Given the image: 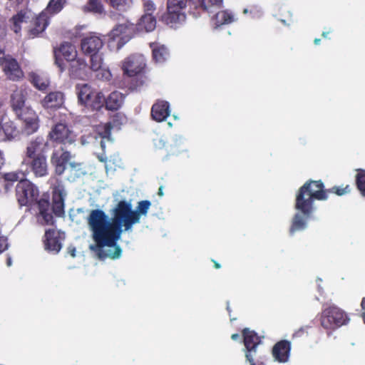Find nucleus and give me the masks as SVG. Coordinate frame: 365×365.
Instances as JSON below:
<instances>
[{"label":"nucleus","instance_id":"obj_1","mask_svg":"<svg viewBox=\"0 0 365 365\" xmlns=\"http://www.w3.org/2000/svg\"><path fill=\"white\" fill-rule=\"evenodd\" d=\"M111 218L102 210L91 211L88 217V225L91 232L94 245L89 248L100 259H118L122 250L117 245L123 232H132L134 225L138 223V215L133 212L130 201L120 200L110 210Z\"/></svg>","mask_w":365,"mask_h":365},{"label":"nucleus","instance_id":"obj_2","mask_svg":"<svg viewBox=\"0 0 365 365\" xmlns=\"http://www.w3.org/2000/svg\"><path fill=\"white\" fill-rule=\"evenodd\" d=\"M351 190L350 185L345 187L334 186L331 188L324 189L322 180H307L299 187L295 199L294 207L299 212L296 213L292 220L289 227V234L293 235L296 232L304 230L307 227L308 220L314 212V202L326 200L329 194L334 193L339 196L349 193Z\"/></svg>","mask_w":365,"mask_h":365},{"label":"nucleus","instance_id":"obj_3","mask_svg":"<svg viewBox=\"0 0 365 365\" xmlns=\"http://www.w3.org/2000/svg\"><path fill=\"white\" fill-rule=\"evenodd\" d=\"M350 321L349 314L335 304L323 306L319 314L320 324L329 334L343 326L348 325Z\"/></svg>","mask_w":365,"mask_h":365},{"label":"nucleus","instance_id":"obj_4","mask_svg":"<svg viewBox=\"0 0 365 365\" xmlns=\"http://www.w3.org/2000/svg\"><path fill=\"white\" fill-rule=\"evenodd\" d=\"M76 91L78 103L93 110H99L104 105L105 97L101 92L95 91L88 84H77Z\"/></svg>","mask_w":365,"mask_h":365},{"label":"nucleus","instance_id":"obj_5","mask_svg":"<svg viewBox=\"0 0 365 365\" xmlns=\"http://www.w3.org/2000/svg\"><path fill=\"white\" fill-rule=\"evenodd\" d=\"M189 0H168L167 12L161 16V21L170 27L185 21V10Z\"/></svg>","mask_w":365,"mask_h":365},{"label":"nucleus","instance_id":"obj_6","mask_svg":"<svg viewBox=\"0 0 365 365\" xmlns=\"http://www.w3.org/2000/svg\"><path fill=\"white\" fill-rule=\"evenodd\" d=\"M134 26L128 22L117 25L109 34V46L120 50L133 36Z\"/></svg>","mask_w":365,"mask_h":365},{"label":"nucleus","instance_id":"obj_7","mask_svg":"<svg viewBox=\"0 0 365 365\" xmlns=\"http://www.w3.org/2000/svg\"><path fill=\"white\" fill-rule=\"evenodd\" d=\"M16 197L21 206L30 205L36 202L38 190L29 180H21L16 186Z\"/></svg>","mask_w":365,"mask_h":365},{"label":"nucleus","instance_id":"obj_8","mask_svg":"<svg viewBox=\"0 0 365 365\" xmlns=\"http://www.w3.org/2000/svg\"><path fill=\"white\" fill-rule=\"evenodd\" d=\"M22 167L26 174L32 172L36 177H43L48 174V164L44 155L24 158Z\"/></svg>","mask_w":365,"mask_h":365},{"label":"nucleus","instance_id":"obj_9","mask_svg":"<svg viewBox=\"0 0 365 365\" xmlns=\"http://www.w3.org/2000/svg\"><path fill=\"white\" fill-rule=\"evenodd\" d=\"M50 138L56 142L63 145H71L76 140V135L65 123H59L55 125L49 133Z\"/></svg>","mask_w":365,"mask_h":365},{"label":"nucleus","instance_id":"obj_10","mask_svg":"<svg viewBox=\"0 0 365 365\" xmlns=\"http://www.w3.org/2000/svg\"><path fill=\"white\" fill-rule=\"evenodd\" d=\"M145 66V59L142 54L135 53L127 57L123 62L122 68L124 73L134 76L140 73Z\"/></svg>","mask_w":365,"mask_h":365},{"label":"nucleus","instance_id":"obj_11","mask_svg":"<svg viewBox=\"0 0 365 365\" xmlns=\"http://www.w3.org/2000/svg\"><path fill=\"white\" fill-rule=\"evenodd\" d=\"M112 128L111 123L99 125L93 134H91L87 138L82 136L81 143L86 145L90 143H99L102 149L104 150L106 147V141L110 140V130Z\"/></svg>","mask_w":365,"mask_h":365},{"label":"nucleus","instance_id":"obj_12","mask_svg":"<svg viewBox=\"0 0 365 365\" xmlns=\"http://www.w3.org/2000/svg\"><path fill=\"white\" fill-rule=\"evenodd\" d=\"M244 344L246 348L245 356L249 361L250 365L256 364L255 356L257 351V347L260 343V340L255 332L250 331L247 329L243 330Z\"/></svg>","mask_w":365,"mask_h":365},{"label":"nucleus","instance_id":"obj_13","mask_svg":"<svg viewBox=\"0 0 365 365\" xmlns=\"http://www.w3.org/2000/svg\"><path fill=\"white\" fill-rule=\"evenodd\" d=\"M63 56L67 61H72L77 56V51L74 45L68 42L63 43L58 49L55 51L56 63L61 71L65 69V63L61 59Z\"/></svg>","mask_w":365,"mask_h":365},{"label":"nucleus","instance_id":"obj_14","mask_svg":"<svg viewBox=\"0 0 365 365\" xmlns=\"http://www.w3.org/2000/svg\"><path fill=\"white\" fill-rule=\"evenodd\" d=\"M103 46V41L101 38L94 34L84 37L81 43L83 53L88 56L100 53Z\"/></svg>","mask_w":365,"mask_h":365},{"label":"nucleus","instance_id":"obj_15","mask_svg":"<svg viewBox=\"0 0 365 365\" xmlns=\"http://www.w3.org/2000/svg\"><path fill=\"white\" fill-rule=\"evenodd\" d=\"M26 95V90L23 88H16L11 95V106L17 116L24 113L26 109L31 108L25 105Z\"/></svg>","mask_w":365,"mask_h":365},{"label":"nucleus","instance_id":"obj_16","mask_svg":"<svg viewBox=\"0 0 365 365\" xmlns=\"http://www.w3.org/2000/svg\"><path fill=\"white\" fill-rule=\"evenodd\" d=\"M19 118L23 120L24 132L27 135L35 133L38 128V119L36 112L31 108H27L25 113L19 115Z\"/></svg>","mask_w":365,"mask_h":365},{"label":"nucleus","instance_id":"obj_17","mask_svg":"<svg viewBox=\"0 0 365 365\" xmlns=\"http://www.w3.org/2000/svg\"><path fill=\"white\" fill-rule=\"evenodd\" d=\"M62 238L59 232L48 230L45 233V248L48 251L57 254L62 247Z\"/></svg>","mask_w":365,"mask_h":365},{"label":"nucleus","instance_id":"obj_18","mask_svg":"<svg viewBox=\"0 0 365 365\" xmlns=\"http://www.w3.org/2000/svg\"><path fill=\"white\" fill-rule=\"evenodd\" d=\"M70 158V153L63 149L56 150L53 153L51 163L55 166L58 175H61L66 170Z\"/></svg>","mask_w":365,"mask_h":365},{"label":"nucleus","instance_id":"obj_19","mask_svg":"<svg viewBox=\"0 0 365 365\" xmlns=\"http://www.w3.org/2000/svg\"><path fill=\"white\" fill-rule=\"evenodd\" d=\"M291 343L287 340L277 342L272 348V355L274 359L280 363L287 362L289 357Z\"/></svg>","mask_w":365,"mask_h":365},{"label":"nucleus","instance_id":"obj_20","mask_svg":"<svg viewBox=\"0 0 365 365\" xmlns=\"http://www.w3.org/2000/svg\"><path fill=\"white\" fill-rule=\"evenodd\" d=\"M91 57L89 68L93 71L99 72L97 77L104 80H109L111 77L110 72L103 68V58L101 53L89 55Z\"/></svg>","mask_w":365,"mask_h":365},{"label":"nucleus","instance_id":"obj_21","mask_svg":"<svg viewBox=\"0 0 365 365\" xmlns=\"http://www.w3.org/2000/svg\"><path fill=\"white\" fill-rule=\"evenodd\" d=\"M63 103L64 95L60 91L51 92L41 101V105L45 108H60Z\"/></svg>","mask_w":365,"mask_h":365},{"label":"nucleus","instance_id":"obj_22","mask_svg":"<svg viewBox=\"0 0 365 365\" xmlns=\"http://www.w3.org/2000/svg\"><path fill=\"white\" fill-rule=\"evenodd\" d=\"M4 70L6 75L11 80H19L23 76L22 71L17 61L14 58H8L6 60Z\"/></svg>","mask_w":365,"mask_h":365},{"label":"nucleus","instance_id":"obj_23","mask_svg":"<svg viewBox=\"0 0 365 365\" xmlns=\"http://www.w3.org/2000/svg\"><path fill=\"white\" fill-rule=\"evenodd\" d=\"M49 16L46 11H42L35 19L34 27L30 30V36L35 37L43 32L48 25Z\"/></svg>","mask_w":365,"mask_h":365},{"label":"nucleus","instance_id":"obj_24","mask_svg":"<svg viewBox=\"0 0 365 365\" xmlns=\"http://www.w3.org/2000/svg\"><path fill=\"white\" fill-rule=\"evenodd\" d=\"M125 96L119 91L112 92L106 99L104 103L106 108L110 110H118L121 107L124 102Z\"/></svg>","mask_w":365,"mask_h":365},{"label":"nucleus","instance_id":"obj_25","mask_svg":"<svg viewBox=\"0 0 365 365\" xmlns=\"http://www.w3.org/2000/svg\"><path fill=\"white\" fill-rule=\"evenodd\" d=\"M156 19L151 14H145L136 25L138 31L150 32L156 27Z\"/></svg>","mask_w":365,"mask_h":365},{"label":"nucleus","instance_id":"obj_26","mask_svg":"<svg viewBox=\"0 0 365 365\" xmlns=\"http://www.w3.org/2000/svg\"><path fill=\"white\" fill-rule=\"evenodd\" d=\"M44 144L43 138L38 137L30 142L26 148V153L24 158H31L36 155H43L41 151Z\"/></svg>","mask_w":365,"mask_h":365},{"label":"nucleus","instance_id":"obj_27","mask_svg":"<svg viewBox=\"0 0 365 365\" xmlns=\"http://www.w3.org/2000/svg\"><path fill=\"white\" fill-rule=\"evenodd\" d=\"M88 68L86 61L81 58H76L70 63V71L72 75L76 77H79L85 73Z\"/></svg>","mask_w":365,"mask_h":365},{"label":"nucleus","instance_id":"obj_28","mask_svg":"<svg viewBox=\"0 0 365 365\" xmlns=\"http://www.w3.org/2000/svg\"><path fill=\"white\" fill-rule=\"evenodd\" d=\"M29 19L27 11H21L16 15L12 17L11 21L12 23L11 28L16 34H19L21 29V24L26 23Z\"/></svg>","mask_w":365,"mask_h":365},{"label":"nucleus","instance_id":"obj_29","mask_svg":"<svg viewBox=\"0 0 365 365\" xmlns=\"http://www.w3.org/2000/svg\"><path fill=\"white\" fill-rule=\"evenodd\" d=\"M212 21L216 27H219L232 22L233 15L227 11H220L214 16Z\"/></svg>","mask_w":365,"mask_h":365},{"label":"nucleus","instance_id":"obj_30","mask_svg":"<svg viewBox=\"0 0 365 365\" xmlns=\"http://www.w3.org/2000/svg\"><path fill=\"white\" fill-rule=\"evenodd\" d=\"M0 120L4 121L1 125V132L4 133V140L13 138L16 133V128L11 121H4L6 118L2 115H0Z\"/></svg>","mask_w":365,"mask_h":365},{"label":"nucleus","instance_id":"obj_31","mask_svg":"<svg viewBox=\"0 0 365 365\" xmlns=\"http://www.w3.org/2000/svg\"><path fill=\"white\" fill-rule=\"evenodd\" d=\"M66 192L61 182L56 180L53 186L52 202H64Z\"/></svg>","mask_w":365,"mask_h":365},{"label":"nucleus","instance_id":"obj_32","mask_svg":"<svg viewBox=\"0 0 365 365\" xmlns=\"http://www.w3.org/2000/svg\"><path fill=\"white\" fill-rule=\"evenodd\" d=\"M85 11L92 12L96 14H104V8L99 0H88L86 5L84 6Z\"/></svg>","mask_w":365,"mask_h":365},{"label":"nucleus","instance_id":"obj_33","mask_svg":"<svg viewBox=\"0 0 365 365\" xmlns=\"http://www.w3.org/2000/svg\"><path fill=\"white\" fill-rule=\"evenodd\" d=\"M66 0H50L48 4L43 11L53 15L60 12L66 4Z\"/></svg>","mask_w":365,"mask_h":365},{"label":"nucleus","instance_id":"obj_34","mask_svg":"<svg viewBox=\"0 0 365 365\" xmlns=\"http://www.w3.org/2000/svg\"><path fill=\"white\" fill-rule=\"evenodd\" d=\"M26 175V173L25 172L24 168L21 166V170L8 173L4 175V179L6 181L15 182L21 180H26L25 177Z\"/></svg>","mask_w":365,"mask_h":365},{"label":"nucleus","instance_id":"obj_35","mask_svg":"<svg viewBox=\"0 0 365 365\" xmlns=\"http://www.w3.org/2000/svg\"><path fill=\"white\" fill-rule=\"evenodd\" d=\"M356 185L361 195L365 197V170L359 169L356 175Z\"/></svg>","mask_w":365,"mask_h":365},{"label":"nucleus","instance_id":"obj_36","mask_svg":"<svg viewBox=\"0 0 365 365\" xmlns=\"http://www.w3.org/2000/svg\"><path fill=\"white\" fill-rule=\"evenodd\" d=\"M200 7L205 11L210 12L215 6H220L223 0H197Z\"/></svg>","mask_w":365,"mask_h":365},{"label":"nucleus","instance_id":"obj_37","mask_svg":"<svg viewBox=\"0 0 365 365\" xmlns=\"http://www.w3.org/2000/svg\"><path fill=\"white\" fill-rule=\"evenodd\" d=\"M150 206V202L148 200H143L138 202L136 209L133 210V212H135L138 215V223L140 221L141 215H146Z\"/></svg>","mask_w":365,"mask_h":365},{"label":"nucleus","instance_id":"obj_38","mask_svg":"<svg viewBox=\"0 0 365 365\" xmlns=\"http://www.w3.org/2000/svg\"><path fill=\"white\" fill-rule=\"evenodd\" d=\"M111 6L119 10V11H126L129 9L132 5V0H110Z\"/></svg>","mask_w":365,"mask_h":365},{"label":"nucleus","instance_id":"obj_39","mask_svg":"<svg viewBox=\"0 0 365 365\" xmlns=\"http://www.w3.org/2000/svg\"><path fill=\"white\" fill-rule=\"evenodd\" d=\"M170 105L168 101H161V123H165L168 128H170L172 126V123L170 122H166V118L170 115Z\"/></svg>","mask_w":365,"mask_h":365},{"label":"nucleus","instance_id":"obj_40","mask_svg":"<svg viewBox=\"0 0 365 365\" xmlns=\"http://www.w3.org/2000/svg\"><path fill=\"white\" fill-rule=\"evenodd\" d=\"M66 170L71 173L73 175V178L80 177L83 172L81 169V165L76 163H70L66 167Z\"/></svg>","mask_w":365,"mask_h":365},{"label":"nucleus","instance_id":"obj_41","mask_svg":"<svg viewBox=\"0 0 365 365\" xmlns=\"http://www.w3.org/2000/svg\"><path fill=\"white\" fill-rule=\"evenodd\" d=\"M32 82L35 87H36L39 90H44L48 86L47 81H43L38 75L32 76Z\"/></svg>","mask_w":365,"mask_h":365},{"label":"nucleus","instance_id":"obj_42","mask_svg":"<svg viewBox=\"0 0 365 365\" xmlns=\"http://www.w3.org/2000/svg\"><path fill=\"white\" fill-rule=\"evenodd\" d=\"M126 122H127L126 116L122 113H118L113 116V120H112V124H113V126L118 127L121 125L126 123Z\"/></svg>","mask_w":365,"mask_h":365},{"label":"nucleus","instance_id":"obj_43","mask_svg":"<svg viewBox=\"0 0 365 365\" xmlns=\"http://www.w3.org/2000/svg\"><path fill=\"white\" fill-rule=\"evenodd\" d=\"M52 207L57 216H61L64 213V202H53Z\"/></svg>","mask_w":365,"mask_h":365},{"label":"nucleus","instance_id":"obj_44","mask_svg":"<svg viewBox=\"0 0 365 365\" xmlns=\"http://www.w3.org/2000/svg\"><path fill=\"white\" fill-rule=\"evenodd\" d=\"M152 49L153 58L158 62L160 58V45L158 42H152L150 43Z\"/></svg>","mask_w":365,"mask_h":365},{"label":"nucleus","instance_id":"obj_45","mask_svg":"<svg viewBox=\"0 0 365 365\" xmlns=\"http://www.w3.org/2000/svg\"><path fill=\"white\" fill-rule=\"evenodd\" d=\"M151 118L156 122H160V104L155 103L151 108Z\"/></svg>","mask_w":365,"mask_h":365},{"label":"nucleus","instance_id":"obj_46","mask_svg":"<svg viewBox=\"0 0 365 365\" xmlns=\"http://www.w3.org/2000/svg\"><path fill=\"white\" fill-rule=\"evenodd\" d=\"M36 202L38 203L40 212H42L44 211L47 212L48 210L49 202L48 200H41L39 201L36 200Z\"/></svg>","mask_w":365,"mask_h":365},{"label":"nucleus","instance_id":"obj_47","mask_svg":"<svg viewBox=\"0 0 365 365\" xmlns=\"http://www.w3.org/2000/svg\"><path fill=\"white\" fill-rule=\"evenodd\" d=\"M144 9L145 14H151L155 10V4L151 1H146L144 3Z\"/></svg>","mask_w":365,"mask_h":365},{"label":"nucleus","instance_id":"obj_48","mask_svg":"<svg viewBox=\"0 0 365 365\" xmlns=\"http://www.w3.org/2000/svg\"><path fill=\"white\" fill-rule=\"evenodd\" d=\"M9 247L7 238L0 235V254L5 251Z\"/></svg>","mask_w":365,"mask_h":365},{"label":"nucleus","instance_id":"obj_49","mask_svg":"<svg viewBox=\"0 0 365 365\" xmlns=\"http://www.w3.org/2000/svg\"><path fill=\"white\" fill-rule=\"evenodd\" d=\"M40 214L43 217V218L46 224H53V217L51 213L48 212V211L47 212L44 211V212H40Z\"/></svg>","mask_w":365,"mask_h":365},{"label":"nucleus","instance_id":"obj_50","mask_svg":"<svg viewBox=\"0 0 365 365\" xmlns=\"http://www.w3.org/2000/svg\"><path fill=\"white\" fill-rule=\"evenodd\" d=\"M361 317L364 323L365 324V297H363L361 302Z\"/></svg>","mask_w":365,"mask_h":365},{"label":"nucleus","instance_id":"obj_51","mask_svg":"<svg viewBox=\"0 0 365 365\" xmlns=\"http://www.w3.org/2000/svg\"><path fill=\"white\" fill-rule=\"evenodd\" d=\"M160 49H161V59L163 58V59L165 60L167 58V56H169L168 51L165 47L164 45H161Z\"/></svg>","mask_w":365,"mask_h":365},{"label":"nucleus","instance_id":"obj_52","mask_svg":"<svg viewBox=\"0 0 365 365\" xmlns=\"http://www.w3.org/2000/svg\"><path fill=\"white\" fill-rule=\"evenodd\" d=\"M98 160L101 161V162H104L106 163V171L108 172V165L107 164V161H106V158L103 155H98Z\"/></svg>","mask_w":365,"mask_h":365},{"label":"nucleus","instance_id":"obj_53","mask_svg":"<svg viewBox=\"0 0 365 365\" xmlns=\"http://www.w3.org/2000/svg\"><path fill=\"white\" fill-rule=\"evenodd\" d=\"M6 59L7 58H5L4 53L0 48V65H1L4 62L5 63Z\"/></svg>","mask_w":365,"mask_h":365},{"label":"nucleus","instance_id":"obj_54","mask_svg":"<svg viewBox=\"0 0 365 365\" xmlns=\"http://www.w3.org/2000/svg\"><path fill=\"white\" fill-rule=\"evenodd\" d=\"M304 331H305V329H303V328H301V329H299L298 331H297L294 333V336H300L302 334H304Z\"/></svg>","mask_w":365,"mask_h":365},{"label":"nucleus","instance_id":"obj_55","mask_svg":"<svg viewBox=\"0 0 365 365\" xmlns=\"http://www.w3.org/2000/svg\"><path fill=\"white\" fill-rule=\"evenodd\" d=\"M68 252L73 257H74L76 256V248L75 247H69Z\"/></svg>","mask_w":365,"mask_h":365},{"label":"nucleus","instance_id":"obj_56","mask_svg":"<svg viewBox=\"0 0 365 365\" xmlns=\"http://www.w3.org/2000/svg\"><path fill=\"white\" fill-rule=\"evenodd\" d=\"M212 262L214 263V267H215V268H216V269H220V268L221 267V265H220L217 262H216V261H215V260H214V259H212Z\"/></svg>","mask_w":365,"mask_h":365},{"label":"nucleus","instance_id":"obj_57","mask_svg":"<svg viewBox=\"0 0 365 365\" xmlns=\"http://www.w3.org/2000/svg\"><path fill=\"white\" fill-rule=\"evenodd\" d=\"M4 158L3 157V153L1 151H0V165L4 164Z\"/></svg>","mask_w":365,"mask_h":365},{"label":"nucleus","instance_id":"obj_58","mask_svg":"<svg viewBox=\"0 0 365 365\" xmlns=\"http://www.w3.org/2000/svg\"><path fill=\"white\" fill-rule=\"evenodd\" d=\"M240 336L238 334H233L231 336L232 339L233 340H237V339H239Z\"/></svg>","mask_w":365,"mask_h":365},{"label":"nucleus","instance_id":"obj_59","mask_svg":"<svg viewBox=\"0 0 365 365\" xmlns=\"http://www.w3.org/2000/svg\"><path fill=\"white\" fill-rule=\"evenodd\" d=\"M6 264H7V266L10 267L12 264V259L10 257H9L7 258V261H6Z\"/></svg>","mask_w":365,"mask_h":365},{"label":"nucleus","instance_id":"obj_60","mask_svg":"<svg viewBox=\"0 0 365 365\" xmlns=\"http://www.w3.org/2000/svg\"><path fill=\"white\" fill-rule=\"evenodd\" d=\"M4 140V133L1 132V125L0 124V141Z\"/></svg>","mask_w":365,"mask_h":365},{"label":"nucleus","instance_id":"obj_61","mask_svg":"<svg viewBox=\"0 0 365 365\" xmlns=\"http://www.w3.org/2000/svg\"><path fill=\"white\" fill-rule=\"evenodd\" d=\"M329 34V31H324L322 32V36L324 37V38H328V35Z\"/></svg>","mask_w":365,"mask_h":365},{"label":"nucleus","instance_id":"obj_62","mask_svg":"<svg viewBox=\"0 0 365 365\" xmlns=\"http://www.w3.org/2000/svg\"><path fill=\"white\" fill-rule=\"evenodd\" d=\"M320 41V38H315L314 42L316 45H317L319 43Z\"/></svg>","mask_w":365,"mask_h":365},{"label":"nucleus","instance_id":"obj_63","mask_svg":"<svg viewBox=\"0 0 365 365\" xmlns=\"http://www.w3.org/2000/svg\"><path fill=\"white\" fill-rule=\"evenodd\" d=\"M1 105H2V103H1V101L0 100V109H1ZM1 115V110H0V115Z\"/></svg>","mask_w":365,"mask_h":365},{"label":"nucleus","instance_id":"obj_64","mask_svg":"<svg viewBox=\"0 0 365 365\" xmlns=\"http://www.w3.org/2000/svg\"><path fill=\"white\" fill-rule=\"evenodd\" d=\"M252 365H264V364H263V363H259V364H252Z\"/></svg>","mask_w":365,"mask_h":365}]
</instances>
